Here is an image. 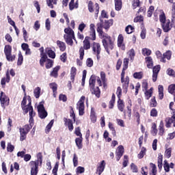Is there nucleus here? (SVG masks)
I'll return each instance as SVG.
<instances>
[{"mask_svg":"<svg viewBox=\"0 0 175 175\" xmlns=\"http://www.w3.org/2000/svg\"><path fill=\"white\" fill-rule=\"evenodd\" d=\"M97 32L100 39L102 40L103 46L105 51H107L108 54H110V50L114 49V42H116V39L105 33V31L102 30V27L97 28Z\"/></svg>","mask_w":175,"mask_h":175,"instance_id":"f257e3e1","label":"nucleus"},{"mask_svg":"<svg viewBox=\"0 0 175 175\" xmlns=\"http://www.w3.org/2000/svg\"><path fill=\"white\" fill-rule=\"evenodd\" d=\"M91 40H96V33L95 32V24L91 23L90 25V37L86 36L83 40V50H90L91 49Z\"/></svg>","mask_w":175,"mask_h":175,"instance_id":"f03ea898","label":"nucleus"},{"mask_svg":"<svg viewBox=\"0 0 175 175\" xmlns=\"http://www.w3.org/2000/svg\"><path fill=\"white\" fill-rule=\"evenodd\" d=\"M38 160L36 161H31L30 165L31 166V175H38L39 172V163L42 165L43 162V155H42V152H39L37 154Z\"/></svg>","mask_w":175,"mask_h":175,"instance_id":"7ed1b4c3","label":"nucleus"},{"mask_svg":"<svg viewBox=\"0 0 175 175\" xmlns=\"http://www.w3.org/2000/svg\"><path fill=\"white\" fill-rule=\"evenodd\" d=\"M95 83H96V77L92 75L89 80L90 91L96 98H100V89L98 86L95 87Z\"/></svg>","mask_w":175,"mask_h":175,"instance_id":"20e7f679","label":"nucleus"},{"mask_svg":"<svg viewBox=\"0 0 175 175\" xmlns=\"http://www.w3.org/2000/svg\"><path fill=\"white\" fill-rule=\"evenodd\" d=\"M32 129V126H29V124H25L23 127L19 129L20 132V141L24 142L27 139V135L29 133V131Z\"/></svg>","mask_w":175,"mask_h":175,"instance_id":"39448f33","label":"nucleus"},{"mask_svg":"<svg viewBox=\"0 0 175 175\" xmlns=\"http://www.w3.org/2000/svg\"><path fill=\"white\" fill-rule=\"evenodd\" d=\"M4 54L8 62H13L16 59V55H12V46L9 44L5 46Z\"/></svg>","mask_w":175,"mask_h":175,"instance_id":"423d86ee","label":"nucleus"},{"mask_svg":"<svg viewBox=\"0 0 175 175\" xmlns=\"http://www.w3.org/2000/svg\"><path fill=\"white\" fill-rule=\"evenodd\" d=\"M85 100V96H82L79 100L77 102V107L79 110V116H84V110L85 109V107L84 105V102Z\"/></svg>","mask_w":175,"mask_h":175,"instance_id":"0eeeda50","label":"nucleus"},{"mask_svg":"<svg viewBox=\"0 0 175 175\" xmlns=\"http://www.w3.org/2000/svg\"><path fill=\"white\" fill-rule=\"evenodd\" d=\"M113 23L114 21L113 19L105 20L102 23L97 24V28H101V31H103V28L104 29H106V31H109L110 27L113 25Z\"/></svg>","mask_w":175,"mask_h":175,"instance_id":"6e6552de","label":"nucleus"},{"mask_svg":"<svg viewBox=\"0 0 175 175\" xmlns=\"http://www.w3.org/2000/svg\"><path fill=\"white\" fill-rule=\"evenodd\" d=\"M37 109L38 117H40L41 120H44V118H46V117L48 116L47 111H46V109H44V105L40 103V105H38Z\"/></svg>","mask_w":175,"mask_h":175,"instance_id":"1a4fd4ad","label":"nucleus"},{"mask_svg":"<svg viewBox=\"0 0 175 175\" xmlns=\"http://www.w3.org/2000/svg\"><path fill=\"white\" fill-rule=\"evenodd\" d=\"M92 50L93 53L94 55H96V58L99 61L100 59V52L102 51L100 44L98 42H93Z\"/></svg>","mask_w":175,"mask_h":175,"instance_id":"9d476101","label":"nucleus"},{"mask_svg":"<svg viewBox=\"0 0 175 175\" xmlns=\"http://www.w3.org/2000/svg\"><path fill=\"white\" fill-rule=\"evenodd\" d=\"M125 152V149L124 148V146L120 145L116 151V158L117 162L120 161L121 158L122 157V155H124V153Z\"/></svg>","mask_w":175,"mask_h":175,"instance_id":"9b49d317","label":"nucleus"},{"mask_svg":"<svg viewBox=\"0 0 175 175\" xmlns=\"http://www.w3.org/2000/svg\"><path fill=\"white\" fill-rule=\"evenodd\" d=\"M118 47L122 51H125L126 47L125 43L124 42V36L122 34H119L118 36L117 41Z\"/></svg>","mask_w":175,"mask_h":175,"instance_id":"f8f14e48","label":"nucleus"},{"mask_svg":"<svg viewBox=\"0 0 175 175\" xmlns=\"http://www.w3.org/2000/svg\"><path fill=\"white\" fill-rule=\"evenodd\" d=\"M10 100L8 98L5 93L3 92H1V96H0V102L1 105V107H6V106H9V101Z\"/></svg>","mask_w":175,"mask_h":175,"instance_id":"ddd939ff","label":"nucleus"},{"mask_svg":"<svg viewBox=\"0 0 175 175\" xmlns=\"http://www.w3.org/2000/svg\"><path fill=\"white\" fill-rule=\"evenodd\" d=\"M152 81L155 83L158 79V75L161 71V65H156L152 68Z\"/></svg>","mask_w":175,"mask_h":175,"instance_id":"4468645a","label":"nucleus"},{"mask_svg":"<svg viewBox=\"0 0 175 175\" xmlns=\"http://www.w3.org/2000/svg\"><path fill=\"white\" fill-rule=\"evenodd\" d=\"M129 77L126 76L125 78L121 79V83L122 84V89H123V92L124 94H126L128 92V88H129Z\"/></svg>","mask_w":175,"mask_h":175,"instance_id":"2eb2a0df","label":"nucleus"},{"mask_svg":"<svg viewBox=\"0 0 175 175\" xmlns=\"http://www.w3.org/2000/svg\"><path fill=\"white\" fill-rule=\"evenodd\" d=\"M63 120L65 126H68V131H70V132H72V131H73V129H75V127L73 126V120H72L71 119H68L66 118H64Z\"/></svg>","mask_w":175,"mask_h":175,"instance_id":"dca6fc26","label":"nucleus"},{"mask_svg":"<svg viewBox=\"0 0 175 175\" xmlns=\"http://www.w3.org/2000/svg\"><path fill=\"white\" fill-rule=\"evenodd\" d=\"M118 109L120 111L124 112V117H126V112L124 111L125 109V103H124V100L121 98H118Z\"/></svg>","mask_w":175,"mask_h":175,"instance_id":"f3484780","label":"nucleus"},{"mask_svg":"<svg viewBox=\"0 0 175 175\" xmlns=\"http://www.w3.org/2000/svg\"><path fill=\"white\" fill-rule=\"evenodd\" d=\"M166 128H171L172 124L174 128H175V116H172L171 118H167L165 120Z\"/></svg>","mask_w":175,"mask_h":175,"instance_id":"a211bd4d","label":"nucleus"},{"mask_svg":"<svg viewBox=\"0 0 175 175\" xmlns=\"http://www.w3.org/2000/svg\"><path fill=\"white\" fill-rule=\"evenodd\" d=\"M161 27L163 32H169V31H170L173 27L170 24V20H167L164 23H161Z\"/></svg>","mask_w":175,"mask_h":175,"instance_id":"6ab92c4d","label":"nucleus"},{"mask_svg":"<svg viewBox=\"0 0 175 175\" xmlns=\"http://www.w3.org/2000/svg\"><path fill=\"white\" fill-rule=\"evenodd\" d=\"M21 106L22 107V110L25 113V114L28 113V109H27V94H24V97L21 102Z\"/></svg>","mask_w":175,"mask_h":175,"instance_id":"aec40b11","label":"nucleus"},{"mask_svg":"<svg viewBox=\"0 0 175 175\" xmlns=\"http://www.w3.org/2000/svg\"><path fill=\"white\" fill-rule=\"evenodd\" d=\"M171 58H172V51H167L165 53L163 54V57H161V59H160V62H163V64H165L166 63V59L170 60Z\"/></svg>","mask_w":175,"mask_h":175,"instance_id":"412c9836","label":"nucleus"},{"mask_svg":"<svg viewBox=\"0 0 175 175\" xmlns=\"http://www.w3.org/2000/svg\"><path fill=\"white\" fill-rule=\"evenodd\" d=\"M5 76L6 77H3L1 80V84L3 88H5V85H6V83L10 82V75L9 74V72H6Z\"/></svg>","mask_w":175,"mask_h":175,"instance_id":"4be33fe9","label":"nucleus"},{"mask_svg":"<svg viewBox=\"0 0 175 175\" xmlns=\"http://www.w3.org/2000/svg\"><path fill=\"white\" fill-rule=\"evenodd\" d=\"M105 167H106V162L105 160H103L97 167V173H98V174H102V173H103L105 171Z\"/></svg>","mask_w":175,"mask_h":175,"instance_id":"5701e85b","label":"nucleus"},{"mask_svg":"<svg viewBox=\"0 0 175 175\" xmlns=\"http://www.w3.org/2000/svg\"><path fill=\"white\" fill-rule=\"evenodd\" d=\"M64 39L67 44L73 46V39H75V36H66V34H64Z\"/></svg>","mask_w":175,"mask_h":175,"instance_id":"b1692460","label":"nucleus"},{"mask_svg":"<svg viewBox=\"0 0 175 175\" xmlns=\"http://www.w3.org/2000/svg\"><path fill=\"white\" fill-rule=\"evenodd\" d=\"M146 62V66L148 69H152L154 67V61H152V57L151 56L146 57L145 58Z\"/></svg>","mask_w":175,"mask_h":175,"instance_id":"393cba45","label":"nucleus"},{"mask_svg":"<svg viewBox=\"0 0 175 175\" xmlns=\"http://www.w3.org/2000/svg\"><path fill=\"white\" fill-rule=\"evenodd\" d=\"M59 69H61V66H57L53 68V70L50 73V76L57 79V77H58V72L59 71Z\"/></svg>","mask_w":175,"mask_h":175,"instance_id":"a878e982","label":"nucleus"},{"mask_svg":"<svg viewBox=\"0 0 175 175\" xmlns=\"http://www.w3.org/2000/svg\"><path fill=\"white\" fill-rule=\"evenodd\" d=\"M115 10L117 12H120L122 9V0H114Z\"/></svg>","mask_w":175,"mask_h":175,"instance_id":"bb28decb","label":"nucleus"},{"mask_svg":"<svg viewBox=\"0 0 175 175\" xmlns=\"http://www.w3.org/2000/svg\"><path fill=\"white\" fill-rule=\"evenodd\" d=\"M77 75V69L75 67H72L70 70V80L72 83H75V77Z\"/></svg>","mask_w":175,"mask_h":175,"instance_id":"cd10ccee","label":"nucleus"},{"mask_svg":"<svg viewBox=\"0 0 175 175\" xmlns=\"http://www.w3.org/2000/svg\"><path fill=\"white\" fill-rule=\"evenodd\" d=\"M159 135L160 136H163L165 133V124H163V120H161L159 126Z\"/></svg>","mask_w":175,"mask_h":175,"instance_id":"c85d7f7f","label":"nucleus"},{"mask_svg":"<svg viewBox=\"0 0 175 175\" xmlns=\"http://www.w3.org/2000/svg\"><path fill=\"white\" fill-rule=\"evenodd\" d=\"M146 152H147V149L144 146H143L141 148V151L137 154V158L139 159H143V158H144V155H146Z\"/></svg>","mask_w":175,"mask_h":175,"instance_id":"c756f323","label":"nucleus"},{"mask_svg":"<svg viewBox=\"0 0 175 175\" xmlns=\"http://www.w3.org/2000/svg\"><path fill=\"white\" fill-rule=\"evenodd\" d=\"M46 53L49 58H52L53 59L55 58V52H54V51L51 50L50 48L46 49Z\"/></svg>","mask_w":175,"mask_h":175,"instance_id":"7c9ffc66","label":"nucleus"},{"mask_svg":"<svg viewBox=\"0 0 175 175\" xmlns=\"http://www.w3.org/2000/svg\"><path fill=\"white\" fill-rule=\"evenodd\" d=\"M75 143L79 150H81V148H83V137L76 138Z\"/></svg>","mask_w":175,"mask_h":175,"instance_id":"2f4dec72","label":"nucleus"},{"mask_svg":"<svg viewBox=\"0 0 175 175\" xmlns=\"http://www.w3.org/2000/svg\"><path fill=\"white\" fill-rule=\"evenodd\" d=\"M57 44L60 51H65V50H66V45L65 44V42L57 40Z\"/></svg>","mask_w":175,"mask_h":175,"instance_id":"473e14b6","label":"nucleus"},{"mask_svg":"<svg viewBox=\"0 0 175 175\" xmlns=\"http://www.w3.org/2000/svg\"><path fill=\"white\" fill-rule=\"evenodd\" d=\"M115 103H116V94H113L111 96V99L109 103V109H114Z\"/></svg>","mask_w":175,"mask_h":175,"instance_id":"72a5a7b5","label":"nucleus"},{"mask_svg":"<svg viewBox=\"0 0 175 175\" xmlns=\"http://www.w3.org/2000/svg\"><path fill=\"white\" fill-rule=\"evenodd\" d=\"M49 86H50V88H51V90H53V96H54V98H55V96L57 95V90L58 88V85L55 83H52L49 84Z\"/></svg>","mask_w":175,"mask_h":175,"instance_id":"f704fd0d","label":"nucleus"},{"mask_svg":"<svg viewBox=\"0 0 175 175\" xmlns=\"http://www.w3.org/2000/svg\"><path fill=\"white\" fill-rule=\"evenodd\" d=\"M152 91H154V88H150V90H145V96L146 99L148 100L152 96Z\"/></svg>","mask_w":175,"mask_h":175,"instance_id":"c9c22d12","label":"nucleus"},{"mask_svg":"<svg viewBox=\"0 0 175 175\" xmlns=\"http://www.w3.org/2000/svg\"><path fill=\"white\" fill-rule=\"evenodd\" d=\"M64 32L66 36H75V31L70 27H67L64 29Z\"/></svg>","mask_w":175,"mask_h":175,"instance_id":"e433bc0d","label":"nucleus"},{"mask_svg":"<svg viewBox=\"0 0 175 175\" xmlns=\"http://www.w3.org/2000/svg\"><path fill=\"white\" fill-rule=\"evenodd\" d=\"M41 59H40V66H44V62H47V59H49V58H47V55H46V53H44L43 55H41Z\"/></svg>","mask_w":175,"mask_h":175,"instance_id":"4c0bfd02","label":"nucleus"},{"mask_svg":"<svg viewBox=\"0 0 175 175\" xmlns=\"http://www.w3.org/2000/svg\"><path fill=\"white\" fill-rule=\"evenodd\" d=\"M18 61H17V65L18 66H21L23 65V62H24V57L23 56V54L21 52H19L18 54Z\"/></svg>","mask_w":175,"mask_h":175,"instance_id":"58836bf2","label":"nucleus"},{"mask_svg":"<svg viewBox=\"0 0 175 175\" xmlns=\"http://www.w3.org/2000/svg\"><path fill=\"white\" fill-rule=\"evenodd\" d=\"M158 90H159V98L160 100H162L163 99V85H159L158 86Z\"/></svg>","mask_w":175,"mask_h":175,"instance_id":"ea45409f","label":"nucleus"},{"mask_svg":"<svg viewBox=\"0 0 175 175\" xmlns=\"http://www.w3.org/2000/svg\"><path fill=\"white\" fill-rule=\"evenodd\" d=\"M57 0H46V5L51 9H54V5H57Z\"/></svg>","mask_w":175,"mask_h":175,"instance_id":"a19ab883","label":"nucleus"},{"mask_svg":"<svg viewBox=\"0 0 175 175\" xmlns=\"http://www.w3.org/2000/svg\"><path fill=\"white\" fill-rule=\"evenodd\" d=\"M54 65V60L51 59H47L45 64L46 69H51V68Z\"/></svg>","mask_w":175,"mask_h":175,"instance_id":"79ce46f5","label":"nucleus"},{"mask_svg":"<svg viewBox=\"0 0 175 175\" xmlns=\"http://www.w3.org/2000/svg\"><path fill=\"white\" fill-rule=\"evenodd\" d=\"M53 125H54V120H51V122L46 125L45 129L46 133H49L51 131V128H53Z\"/></svg>","mask_w":175,"mask_h":175,"instance_id":"37998d69","label":"nucleus"},{"mask_svg":"<svg viewBox=\"0 0 175 175\" xmlns=\"http://www.w3.org/2000/svg\"><path fill=\"white\" fill-rule=\"evenodd\" d=\"M40 91H41V89L40 87H37L34 89L33 94L36 99H39V98L40 97Z\"/></svg>","mask_w":175,"mask_h":175,"instance_id":"c03bdc74","label":"nucleus"},{"mask_svg":"<svg viewBox=\"0 0 175 175\" xmlns=\"http://www.w3.org/2000/svg\"><path fill=\"white\" fill-rule=\"evenodd\" d=\"M143 72L140 71V72H134L133 74V77L134 79H137L138 80H142V79H143Z\"/></svg>","mask_w":175,"mask_h":175,"instance_id":"a18cd8bd","label":"nucleus"},{"mask_svg":"<svg viewBox=\"0 0 175 175\" xmlns=\"http://www.w3.org/2000/svg\"><path fill=\"white\" fill-rule=\"evenodd\" d=\"M125 31L126 32V33H128L129 35L131 33H133V32H135V27H133V26L129 25L126 28H125Z\"/></svg>","mask_w":175,"mask_h":175,"instance_id":"49530a36","label":"nucleus"},{"mask_svg":"<svg viewBox=\"0 0 175 175\" xmlns=\"http://www.w3.org/2000/svg\"><path fill=\"white\" fill-rule=\"evenodd\" d=\"M128 163H129V156L124 155L123 158V162H122L123 167H126V166H128Z\"/></svg>","mask_w":175,"mask_h":175,"instance_id":"de8ad7c7","label":"nucleus"},{"mask_svg":"<svg viewBox=\"0 0 175 175\" xmlns=\"http://www.w3.org/2000/svg\"><path fill=\"white\" fill-rule=\"evenodd\" d=\"M70 117L72 118L74 122H76V113H75V110L72 106L70 107Z\"/></svg>","mask_w":175,"mask_h":175,"instance_id":"09e8293b","label":"nucleus"},{"mask_svg":"<svg viewBox=\"0 0 175 175\" xmlns=\"http://www.w3.org/2000/svg\"><path fill=\"white\" fill-rule=\"evenodd\" d=\"M142 87L143 91H147L148 90V82L146 79L142 81Z\"/></svg>","mask_w":175,"mask_h":175,"instance_id":"8fccbe9b","label":"nucleus"},{"mask_svg":"<svg viewBox=\"0 0 175 175\" xmlns=\"http://www.w3.org/2000/svg\"><path fill=\"white\" fill-rule=\"evenodd\" d=\"M168 92L172 95H175V84H171L169 85Z\"/></svg>","mask_w":175,"mask_h":175,"instance_id":"3c124183","label":"nucleus"},{"mask_svg":"<svg viewBox=\"0 0 175 175\" xmlns=\"http://www.w3.org/2000/svg\"><path fill=\"white\" fill-rule=\"evenodd\" d=\"M150 107H157L158 106V103L157 102V99L155 96H153L150 100Z\"/></svg>","mask_w":175,"mask_h":175,"instance_id":"603ef678","label":"nucleus"},{"mask_svg":"<svg viewBox=\"0 0 175 175\" xmlns=\"http://www.w3.org/2000/svg\"><path fill=\"white\" fill-rule=\"evenodd\" d=\"M159 21L161 23V24H163L167 21H166V16L165 15V12H163L159 15Z\"/></svg>","mask_w":175,"mask_h":175,"instance_id":"864d4df0","label":"nucleus"},{"mask_svg":"<svg viewBox=\"0 0 175 175\" xmlns=\"http://www.w3.org/2000/svg\"><path fill=\"white\" fill-rule=\"evenodd\" d=\"M152 133L154 135V136H157V133H158V129H157V124L155 122H153L152 124Z\"/></svg>","mask_w":175,"mask_h":175,"instance_id":"5fc2aeb1","label":"nucleus"},{"mask_svg":"<svg viewBox=\"0 0 175 175\" xmlns=\"http://www.w3.org/2000/svg\"><path fill=\"white\" fill-rule=\"evenodd\" d=\"M163 167L165 172H166L167 173H169V172H170V165H169V163H167V161L166 160L164 161Z\"/></svg>","mask_w":175,"mask_h":175,"instance_id":"6e6d98bb","label":"nucleus"},{"mask_svg":"<svg viewBox=\"0 0 175 175\" xmlns=\"http://www.w3.org/2000/svg\"><path fill=\"white\" fill-rule=\"evenodd\" d=\"M29 111V117H35L36 116V113L33 111V107H30L29 108L27 109V113Z\"/></svg>","mask_w":175,"mask_h":175,"instance_id":"4d7b16f0","label":"nucleus"},{"mask_svg":"<svg viewBox=\"0 0 175 175\" xmlns=\"http://www.w3.org/2000/svg\"><path fill=\"white\" fill-rule=\"evenodd\" d=\"M165 157L166 158L169 159L170 157H172V148H168L165 151Z\"/></svg>","mask_w":175,"mask_h":175,"instance_id":"13d9d810","label":"nucleus"},{"mask_svg":"<svg viewBox=\"0 0 175 175\" xmlns=\"http://www.w3.org/2000/svg\"><path fill=\"white\" fill-rule=\"evenodd\" d=\"M85 77H87V70H83L82 82H81V85H83V87H84V85L85 84Z\"/></svg>","mask_w":175,"mask_h":175,"instance_id":"bf43d9fd","label":"nucleus"},{"mask_svg":"<svg viewBox=\"0 0 175 175\" xmlns=\"http://www.w3.org/2000/svg\"><path fill=\"white\" fill-rule=\"evenodd\" d=\"M8 152H13L14 151V146L12 145V143H8L7 145Z\"/></svg>","mask_w":175,"mask_h":175,"instance_id":"052dcab7","label":"nucleus"},{"mask_svg":"<svg viewBox=\"0 0 175 175\" xmlns=\"http://www.w3.org/2000/svg\"><path fill=\"white\" fill-rule=\"evenodd\" d=\"M132 6L133 9H136L140 6V0H133Z\"/></svg>","mask_w":175,"mask_h":175,"instance_id":"680f3d73","label":"nucleus"},{"mask_svg":"<svg viewBox=\"0 0 175 175\" xmlns=\"http://www.w3.org/2000/svg\"><path fill=\"white\" fill-rule=\"evenodd\" d=\"M88 10L90 13H94V3L92 1H90L88 3Z\"/></svg>","mask_w":175,"mask_h":175,"instance_id":"e2e57ef3","label":"nucleus"},{"mask_svg":"<svg viewBox=\"0 0 175 175\" xmlns=\"http://www.w3.org/2000/svg\"><path fill=\"white\" fill-rule=\"evenodd\" d=\"M167 74L168 75V76L175 77V70L170 68L167 70Z\"/></svg>","mask_w":175,"mask_h":175,"instance_id":"0e129e2a","label":"nucleus"},{"mask_svg":"<svg viewBox=\"0 0 175 175\" xmlns=\"http://www.w3.org/2000/svg\"><path fill=\"white\" fill-rule=\"evenodd\" d=\"M150 116L151 117H158V110L157 109L153 108L150 110Z\"/></svg>","mask_w":175,"mask_h":175,"instance_id":"69168bd1","label":"nucleus"},{"mask_svg":"<svg viewBox=\"0 0 175 175\" xmlns=\"http://www.w3.org/2000/svg\"><path fill=\"white\" fill-rule=\"evenodd\" d=\"M142 54L143 55H151V50L145 48L142 49Z\"/></svg>","mask_w":175,"mask_h":175,"instance_id":"338daca9","label":"nucleus"},{"mask_svg":"<svg viewBox=\"0 0 175 175\" xmlns=\"http://www.w3.org/2000/svg\"><path fill=\"white\" fill-rule=\"evenodd\" d=\"M109 128L110 131H111L113 136H116V129L114 128V126L112 124L111 122L109 123Z\"/></svg>","mask_w":175,"mask_h":175,"instance_id":"774afa93","label":"nucleus"}]
</instances>
